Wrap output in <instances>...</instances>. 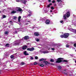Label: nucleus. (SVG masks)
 I'll use <instances>...</instances> for the list:
<instances>
[{"mask_svg": "<svg viewBox=\"0 0 76 76\" xmlns=\"http://www.w3.org/2000/svg\"><path fill=\"white\" fill-rule=\"evenodd\" d=\"M27 22H31V21H27Z\"/></svg>", "mask_w": 76, "mask_h": 76, "instance_id": "49", "label": "nucleus"}, {"mask_svg": "<svg viewBox=\"0 0 76 76\" xmlns=\"http://www.w3.org/2000/svg\"><path fill=\"white\" fill-rule=\"evenodd\" d=\"M35 58L36 60H37L38 58V57L37 56H35Z\"/></svg>", "mask_w": 76, "mask_h": 76, "instance_id": "29", "label": "nucleus"}, {"mask_svg": "<svg viewBox=\"0 0 76 76\" xmlns=\"http://www.w3.org/2000/svg\"><path fill=\"white\" fill-rule=\"evenodd\" d=\"M39 66L40 67H43L45 66H44V64H41L39 65Z\"/></svg>", "mask_w": 76, "mask_h": 76, "instance_id": "17", "label": "nucleus"}, {"mask_svg": "<svg viewBox=\"0 0 76 76\" xmlns=\"http://www.w3.org/2000/svg\"><path fill=\"white\" fill-rule=\"evenodd\" d=\"M50 20H47L46 21V24H48L49 23H50Z\"/></svg>", "mask_w": 76, "mask_h": 76, "instance_id": "11", "label": "nucleus"}, {"mask_svg": "<svg viewBox=\"0 0 76 76\" xmlns=\"http://www.w3.org/2000/svg\"><path fill=\"white\" fill-rule=\"evenodd\" d=\"M28 16H31V14H28Z\"/></svg>", "mask_w": 76, "mask_h": 76, "instance_id": "41", "label": "nucleus"}, {"mask_svg": "<svg viewBox=\"0 0 76 76\" xmlns=\"http://www.w3.org/2000/svg\"><path fill=\"white\" fill-rule=\"evenodd\" d=\"M50 64H51V65H52L53 66V65H54V64L52 63H51V64L50 63Z\"/></svg>", "mask_w": 76, "mask_h": 76, "instance_id": "44", "label": "nucleus"}, {"mask_svg": "<svg viewBox=\"0 0 76 76\" xmlns=\"http://www.w3.org/2000/svg\"><path fill=\"white\" fill-rule=\"evenodd\" d=\"M31 60H33L34 59V57H31L30 58Z\"/></svg>", "mask_w": 76, "mask_h": 76, "instance_id": "33", "label": "nucleus"}, {"mask_svg": "<svg viewBox=\"0 0 76 76\" xmlns=\"http://www.w3.org/2000/svg\"><path fill=\"white\" fill-rule=\"evenodd\" d=\"M70 35V34L68 33H65L64 34V35L61 34L60 36V37L61 38H67L69 37V36Z\"/></svg>", "mask_w": 76, "mask_h": 76, "instance_id": "2", "label": "nucleus"}, {"mask_svg": "<svg viewBox=\"0 0 76 76\" xmlns=\"http://www.w3.org/2000/svg\"><path fill=\"white\" fill-rule=\"evenodd\" d=\"M16 32H17V31H16Z\"/></svg>", "mask_w": 76, "mask_h": 76, "instance_id": "54", "label": "nucleus"}, {"mask_svg": "<svg viewBox=\"0 0 76 76\" xmlns=\"http://www.w3.org/2000/svg\"><path fill=\"white\" fill-rule=\"evenodd\" d=\"M57 1L58 2V3H59V2H60L61 3L62 2V1L61 0H57Z\"/></svg>", "mask_w": 76, "mask_h": 76, "instance_id": "18", "label": "nucleus"}, {"mask_svg": "<svg viewBox=\"0 0 76 76\" xmlns=\"http://www.w3.org/2000/svg\"><path fill=\"white\" fill-rule=\"evenodd\" d=\"M34 36H36V37H38V36H39V33L38 32H34Z\"/></svg>", "mask_w": 76, "mask_h": 76, "instance_id": "8", "label": "nucleus"}, {"mask_svg": "<svg viewBox=\"0 0 76 76\" xmlns=\"http://www.w3.org/2000/svg\"><path fill=\"white\" fill-rule=\"evenodd\" d=\"M34 65H37V62H35L34 63Z\"/></svg>", "mask_w": 76, "mask_h": 76, "instance_id": "32", "label": "nucleus"}, {"mask_svg": "<svg viewBox=\"0 0 76 76\" xmlns=\"http://www.w3.org/2000/svg\"><path fill=\"white\" fill-rule=\"evenodd\" d=\"M63 71H64L65 72H66V69H64V70H63Z\"/></svg>", "mask_w": 76, "mask_h": 76, "instance_id": "47", "label": "nucleus"}, {"mask_svg": "<svg viewBox=\"0 0 76 76\" xmlns=\"http://www.w3.org/2000/svg\"><path fill=\"white\" fill-rule=\"evenodd\" d=\"M52 5V3H51L50 4L48 5V6H47V7H50V6Z\"/></svg>", "mask_w": 76, "mask_h": 76, "instance_id": "20", "label": "nucleus"}, {"mask_svg": "<svg viewBox=\"0 0 76 76\" xmlns=\"http://www.w3.org/2000/svg\"><path fill=\"white\" fill-rule=\"evenodd\" d=\"M1 13V11H0V13Z\"/></svg>", "mask_w": 76, "mask_h": 76, "instance_id": "52", "label": "nucleus"}, {"mask_svg": "<svg viewBox=\"0 0 76 76\" xmlns=\"http://www.w3.org/2000/svg\"><path fill=\"white\" fill-rule=\"evenodd\" d=\"M66 47L69 48V45H66Z\"/></svg>", "mask_w": 76, "mask_h": 76, "instance_id": "30", "label": "nucleus"}, {"mask_svg": "<svg viewBox=\"0 0 76 76\" xmlns=\"http://www.w3.org/2000/svg\"><path fill=\"white\" fill-rule=\"evenodd\" d=\"M35 50V49L34 48H27V51H32Z\"/></svg>", "mask_w": 76, "mask_h": 76, "instance_id": "4", "label": "nucleus"}, {"mask_svg": "<svg viewBox=\"0 0 76 76\" xmlns=\"http://www.w3.org/2000/svg\"><path fill=\"white\" fill-rule=\"evenodd\" d=\"M10 57L11 58V59L13 58H14V56H13V55H12L10 56Z\"/></svg>", "mask_w": 76, "mask_h": 76, "instance_id": "21", "label": "nucleus"}, {"mask_svg": "<svg viewBox=\"0 0 76 76\" xmlns=\"http://www.w3.org/2000/svg\"><path fill=\"white\" fill-rule=\"evenodd\" d=\"M5 47H9V44L7 43L5 45Z\"/></svg>", "mask_w": 76, "mask_h": 76, "instance_id": "16", "label": "nucleus"}, {"mask_svg": "<svg viewBox=\"0 0 76 76\" xmlns=\"http://www.w3.org/2000/svg\"><path fill=\"white\" fill-rule=\"evenodd\" d=\"M16 9H17L16 10V11L17 12H22V9L20 8V7H16Z\"/></svg>", "mask_w": 76, "mask_h": 76, "instance_id": "3", "label": "nucleus"}, {"mask_svg": "<svg viewBox=\"0 0 76 76\" xmlns=\"http://www.w3.org/2000/svg\"><path fill=\"white\" fill-rule=\"evenodd\" d=\"M18 19H21V16H19L18 17Z\"/></svg>", "mask_w": 76, "mask_h": 76, "instance_id": "35", "label": "nucleus"}, {"mask_svg": "<svg viewBox=\"0 0 76 76\" xmlns=\"http://www.w3.org/2000/svg\"><path fill=\"white\" fill-rule=\"evenodd\" d=\"M43 62L46 65H47V64H50V62L46 61H43Z\"/></svg>", "mask_w": 76, "mask_h": 76, "instance_id": "7", "label": "nucleus"}, {"mask_svg": "<svg viewBox=\"0 0 76 76\" xmlns=\"http://www.w3.org/2000/svg\"><path fill=\"white\" fill-rule=\"evenodd\" d=\"M75 51H76V50H75Z\"/></svg>", "mask_w": 76, "mask_h": 76, "instance_id": "53", "label": "nucleus"}, {"mask_svg": "<svg viewBox=\"0 0 76 76\" xmlns=\"http://www.w3.org/2000/svg\"><path fill=\"white\" fill-rule=\"evenodd\" d=\"M22 47V49L23 50H26L28 46L26 45H23Z\"/></svg>", "mask_w": 76, "mask_h": 76, "instance_id": "9", "label": "nucleus"}, {"mask_svg": "<svg viewBox=\"0 0 76 76\" xmlns=\"http://www.w3.org/2000/svg\"><path fill=\"white\" fill-rule=\"evenodd\" d=\"M8 31H6L4 33V34L7 35V34H8Z\"/></svg>", "mask_w": 76, "mask_h": 76, "instance_id": "23", "label": "nucleus"}, {"mask_svg": "<svg viewBox=\"0 0 76 76\" xmlns=\"http://www.w3.org/2000/svg\"><path fill=\"white\" fill-rule=\"evenodd\" d=\"M26 52V51H25L23 53V54H25V56H28V55H29V54L27 53Z\"/></svg>", "mask_w": 76, "mask_h": 76, "instance_id": "13", "label": "nucleus"}, {"mask_svg": "<svg viewBox=\"0 0 76 76\" xmlns=\"http://www.w3.org/2000/svg\"><path fill=\"white\" fill-rule=\"evenodd\" d=\"M28 23H26V25H28Z\"/></svg>", "mask_w": 76, "mask_h": 76, "instance_id": "45", "label": "nucleus"}, {"mask_svg": "<svg viewBox=\"0 0 76 76\" xmlns=\"http://www.w3.org/2000/svg\"><path fill=\"white\" fill-rule=\"evenodd\" d=\"M48 1L49 2H51V0H48Z\"/></svg>", "mask_w": 76, "mask_h": 76, "instance_id": "43", "label": "nucleus"}, {"mask_svg": "<svg viewBox=\"0 0 76 76\" xmlns=\"http://www.w3.org/2000/svg\"><path fill=\"white\" fill-rule=\"evenodd\" d=\"M24 39L25 40H28L29 39V37L28 36H26L24 37Z\"/></svg>", "mask_w": 76, "mask_h": 76, "instance_id": "6", "label": "nucleus"}, {"mask_svg": "<svg viewBox=\"0 0 76 76\" xmlns=\"http://www.w3.org/2000/svg\"><path fill=\"white\" fill-rule=\"evenodd\" d=\"M6 17V15H3V18H5Z\"/></svg>", "mask_w": 76, "mask_h": 76, "instance_id": "40", "label": "nucleus"}, {"mask_svg": "<svg viewBox=\"0 0 76 76\" xmlns=\"http://www.w3.org/2000/svg\"><path fill=\"white\" fill-rule=\"evenodd\" d=\"M67 16V15H66V14H65L64 15V19H66V18H66V17Z\"/></svg>", "mask_w": 76, "mask_h": 76, "instance_id": "15", "label": "nucleus"}, {"mask_svg": "<svg viewBox=\"0 0 76 76\" xmlns=\"http://www.w3.org/2000/svg\"><path fill=\"white\" fill-rule=\"evenodd\" d=\"M47 60V59H44L43 58H42L39 60V61H44V60Z\"/></svg>", "mask_w": 76, "mask_h": 76, "instance_id": "14", "label": "nucleus"}, {"mask_svg": "<svg viewBox=\"0 0 76 76\" xmlns=\"http://www.w3.org/2000/svg\"><path fill=\"white\" fill-rule=\"evenodd\" d=\"M58 69H59L60 70L61 69V66H58Z\"/></svg>", "mask_w": 76, "mask_h": 76, "instance_id": "26", "label": "nucleus"}, {"mask_svg": "<svg viewBox=\"0 0 76 76\" xmlns=\"http://www.w3.org/2000/svg\"><path fill=\"white\" fill-rule=\"evenodd\" d=\"M15 45H19V43H15Z\"/></svg>", "mask_w": 76, "mask_h": 76, "instance_id": "22", "label": "nucleus"}, {"mask_svg": "<svg viewBox=\"0 0 76 76\" xmlns=\"http://www.w3.org/2000/svg\"><path fill=\"white\" fill-rule=\"evenodd\" d=\"M74 47H76V43L74 44Z\"/></svg>", "mask_w": 76, "mask_h": 76, "instance_id": "42", "label": "nucleus"}, {"mask_svg": "<svg viewBox=\"0 0 76 76\" xmlns=\"http://www.w3.org/2000/svg\"><path fill=\"white\" fill-rule=\"evenodd\" d=\"M27 1L26 0H23L22 1V3H23V4H26V3H27Z\"/></svg>", "mask_w": 76, "mask_h": 76, "instance_id": "10", "label": "nucleus"}, {"mask_svg": "<svg viewBox=\"0 0 76 76\" xmlns=\"http://www.w3.org/2000/svg\"><path fill=\"white\" fill-rule=\"evenodd\" d=\"M51 9H52V10H54V7H51Z\"/></svg>", "mask_w": 76, "mask_h": 76, "instance_id": "27", "label": "nucleus"}, {"mask_svg": "<svg viewBox=\"0 0 76 76\" xmlns=\"http://www.w3.org/2000/svg\"><path fill=\"white\" fill-rule=\"evenodd\" d=\"M20 25H21V23L19 24Z\"/></svg>", "mask_w": 76, "mask_h": 76, "instance_id": "51", "label": "nucleus"}, {"mask_svg": "<svg viewBox=\"0 0 76 76\" xmlns=\"http://www.w3.org/2000/svg\"><path fill=\"white\" fill-rule=\"evenodd\" d=\"M60 23H62V24H63L64 23V21L63 20H61L60 21Z\"/></svg>", "mask_w": 76, "mask_h": 76, "instance_id": "25", "label": "nucleus"}, {"mask_svg": "<svg viewBox=\"0 0 76 76\" xmlns=\"http://www.w3.org/2000/svg\"><path fill=\"white\" fill-rule=\"evenodd\" d=\"M24 64H25V63H24V62H22L21 63V65L22 66H23V65H24Z\"/></svg>", "mask_w": 76, "mask_h": 76, "instance_id": "28", "label": "nucleus"}, {"mask_svg": "<svg viewBox=\"0 0 76 76\" xmlns=\"http://www.w3.org/2000/svg\"><path fill=\"white\" fill-rule=\"evenodd\" d=\"M64 60V58H58L56 61V63H61V62H68V61L67 60Z\"/></svg>", "mask_w": 76, "mask_h": 76, "instance_id": "1", "label": "nucleus"}, {"mask_svg": "<svg viewBox=\"0 0 76 76\" xmlns=\"http://www.w3.org/2000/svg\"><path fill=\"white\" fill-rule=\"evenodd\" d=\"M50 61H51V62H54V61L53 59H50Z\"/></svg>", "mask_w": 76, "mask_h": 76, "instance_id": "24", "label": "nucleus"}, {"mask_svg": "<svg viewBox=\"0 0 76 76\" xmlns=\"http://www.w3.org/2000/svg\"><path fill=\"white\" fill-rule=\"evenodd\" d=\"M39 39H37L36 40V41H37V42H39Z\"/></svg>", "mask_w": 76, "mask_h": 76, "instance_id": "31", "label": "nucleus"}, {"mask_svg": "<svg viewBox=\"0 0 76 76\" xmlns=\"http://www.w3.org/2000/svg\"><path fill=\"white\" fill-rule=\"evenodd\" d=\"M18 19V22L19 23L20 22V19Z\"/></svg>", "mask_w": 76, "mask_h": 76, "instance_id": "36", "label": "nucleus"}, {"mask_svg": "<svg viewBox=\"0 0 76 76\" xmlns=\"http://www.w3.org/2000/svg\"><path fill=\"white\" fill-rule=\"evenodd\" d=\"M17 13V12L13 10L11 12V14H15V13Z\"/></svg>", "mask_w": 76, "mask_h": 76, "instance_id": "12", "label": "nucleus"}, {"mask_svg": "<svg viewBox=\"0 0 76 76\" xmlns=\"http://www.w3.org/2000/svg\"><path fill=\"white\" fill-rule=\"evenodd\" d=\"M17 18V17H16L14 16V19L16 20V19Z\"/></svg>", "mask_w": 76, "mask_h": 76, "instance_id": "34", "label": "nucleus"}, {"mask_svg": "<svg viewBox=\"0 0 76 76\" xmlns=\"http://www.w3.org/2000/svg\"><path fill=\"white\" fill-rule=\"evenodd\" d=\"M53 12V11H52V10H50V12H51H51Z\"/></svg>", "mask_w": 76, "mask_h": 76, "instance_id": "48", "label": "nucleus"}, {"mask_svg": "<svg viewBox=\"0 0 76 76\" xmlns=\"http://www.w3.org/2000/svg\"><path fill=\"white\" fill-rule=\"evenodd\" d=\"M49 50H50V49H49Z\"/></svg>", "mask_w": 76, "mask_h": 76, "instance_id": "55", "label": "nucleus"}, {"mask_svg": "<svg viewBox=\"0 0 76 76\" xmlns=\"http://www.w3.org/2000/svg\"><path fill=\"white\" fill-rule=\"evenodd\" d=\"M56 3V1H52L53 3Z\"/></svg>", "mask_w": 76, "mask_h": 76, "instance_id": "38", "label": "nucleus"}, {"mask_svg": "<svg viewBox=\"0 0 76 76\" xmlns=\"http://www.w3.org/2000/svg\"><path fill=\"white\" fill-rule=\"evenodd\" d=\"M57 45V44H54V45H55V46Z\"/></svg>", "mask_w": 76, "mask_h": 76, "instance_id": "46", "label": "nucleus"}, {"mask_svg": "<svg viewBox=\"0 0 76 76\" xmlns=\"http://www.w3.org/2000/svg\"><path fill=\"white\" fill-rule=\"evenodd\" d=\"M10 22H12V21H10Z\"/></svg>", "mask_w": 76, "mask_h": 76, "instance_id": "50", "label": "nucleus"}, {"mask_svg": "<svg viewBox=\"0 0 76 76\" xmlns=\"http://www.w3.org/2000/svg\"><path fill=\"white\" fill-rule=\"evenodd\" d=\"M43 53H44V54H45L46 53H48V51H44L43 52Z\"/></svg>", "mask_w": 76, "mask_h": 76, "instance_id": "19", "label": "nucleus"}, {"mask_svg": "<svg viewBox=\"0 0 76 76\" xmlns=\"http://www.w3.org/2000/svg\"><path fill=\"white\" fill-rule=\"evenodd\" d=\"M64 73L65 75L67 76V73L64 72Z\"/></svg>", "mask_w": 76, "mask_h": 76, "instance_id": "37", "label": "nucleus"}, {"mask_svg": "<svg viewBox=\"0 0 76 76\" xmlns=\"http://www.w3.org/2000/svg\"><path fill=\"white\" fill-rule=\"evenodd\" d=\"M51 49H52V50H53V51H54V50H55V49H54V48H51Z\"/></svg>", "mask_w": 76, "mask_h": 76, "instance_id": "39", "label": "nucleus"}, {"mask_svg": "<svg viewBox=\"0 0 76 76\" xmlns=\"http://www.w3.org/2000/svg\"><path fill=\"white\" fill-rule=\"evenodd\" d=\"M65 15H66L67 18H69L70 16V12L68 11Z\"/></svg>", "mask_w": 76, "mask_h": 76, "instance_id": "5", "label": "nucleus"}]
</instances>
